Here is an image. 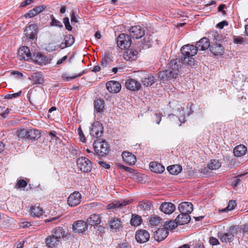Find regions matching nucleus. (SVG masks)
Returning a JSON list of instances; mask_svg holds the SVG:
<instances>
[{"label": "nucleus", "mask_w": 248, "mask_h": 248, "mask_svg": "<svg viewBox=\"0 0 248 248\" xmlns=\"http://www.w3.org/2000/svg\"><path fill=\"white\" fill-rule=\"evenodd\" d=\"M117 46L121 49H127L131 45V40L130 37L124 33L120 34L117 37Z\"/></svg>", "instance_id": "obj_5"}, {"label": "nucleus", "mask_w": 248, "mask_h": 248, "mask_svg": "<svg viewBox=\"0 0 248 248\" xmlns=\"http://www.w3.org/2000/svg\"><path fill=\"white\" fill-rule=\"evenodd\" d=\"M142 221L141 217L135 215L132 216V218L131 219L130 223L131 225L134 226H138L140 225Z\"/></svg>", "instance_id": "obj_42"}, {"label": "nucleus", "mask_w": 248, "mask_h": 248, "mask_svg": "<svg viewBox=\"0 0 248 248\" xmlns=\"http://www.w3.org/2000/svg\"><path fill=\"white\" fill-rule=\"evenodd\" d=\"M175 209V205L171 202H163L160 206V210L166 214H171Z\"/></svg>", "instance_id": "obj_18"}, {"label": "nucleus", "mask_w": 248, "mask_h": 248, "mask_svg": "<svg viewBox=\"0 0 248 248\" xmlns=\"http://www.w3.org/2000/svg\"><path fill=\"white\" fill-rule=\"evenodd\" d=\"M52 234L60 241L65 235V231L63 228L61 227H58L54 229L52 232Z\"/></svg>", "instance_id": "obj_33"}, {"label": "nucleus", "mask_w": 248, "mask_h": 248, "mask_svg": "<svg viewBox=\"0 0 248 248\" xmlns=\"http://www.w3.org/2000/svg\"><path fill=\"white\" fill-rule=\"evenodd\" d=\"M37 26L35 24L30 25L24 31L26 36L31 40L36 39Z\"/></svg>", "instance_id": "obj_16"}, {"label": "nucleus", "mask_w": 248, "mask_h": 248, "mask_svg": "<svg viewBox=\"0 0 248 248\" xmlns=\"http://www.w3.org/2000/svg\"><path fill=\"white\" fill-rule=\"evenodd\" d=\"M161 219L158 216H151L149 219V224L152 226H157L160 223Z\"/></svg>", "instance_id": "obj_41"}, {"label": "nucleus", "mask_w": 248, "mask_h": 248, "mask_svg": "<svg viewBox=\"0 0 248 248\" xmlns=\"http://www.w3.org/2000/svg\"><path fill=\"white\" fill-rule=\"evenodd\" d=\"M177 225H178V224L176 223V221L174 222L173 221H170L168 222V225H167L168 228H169L170 230L175 229Z\"/></svg>", "instance_id": "obj_57"}, {"label": "nucleus", "mask_w": 248, "mask_h": 248, "mask_svg": "<svg viewBox=\"0 0 248 248\" xmlns=\"http://www.w3.org/2000/svg\"><path fill=\"white\" fill-rule=\"evenodd\" d=\"M198 50L196 46L194 45L187 44L183 46L181 48V52L183 55L181 57L182 61L189 65H193L195 60L193 56L197 54Z\"/></svg>", "instance_id": "obj_1"}, {"label": "nucleus", "mask_w": 248, "mask_h": 248, "mask_svg": "<svg viewBox=\"0 0 248 248\" xmlns=\"http://www.w3.org/2000/svg\"><path fill=\"white\" fill-rule=\"evenodd\" d=\"M247 152V147L243 144H240L236 146L233 149V154L235 156L237 157H240L244 155Z\"/></svg>", "instance_id": "obj_31"}, {"label": "nucleus", "mask_w": 248, "mask_h": 248, "mask_svg": "<svg viewBox=\"0 0 248 248\" xmlns=\"http://www.w3.org/2000/svg\"><path fill=\"white\" fill-rule=\"evenodd\" d=\"M72 228L75 233H82L87 230L88 225L86 222L79 220L73 223Z\"/></svg>", "instance_id": "obj_12"}, {"label": "nucleus", "mask_w": 248, "mask_h": 248, "mask_svg": "<svg viewBox=\"0 0 248 248\" xmlns=\"http://www.w3.org/2000/svg\"><path fill=\"white\" fill-rule=\"evenodd\" d=\"M32 59L36 63L39 65H46L48 62L47 57L40 53H34Z\"/></svg>", "instance_id": "obj_25"}, {"label": "nucleus", "mask_w": 248, "mask_h": 248, "mask_svg": "<svg viewBox=\"0 0 248 248\" xmlns=\"http://www.w3.org/2000/svg\"><path fill=\"white\" fill-rule=\"evenodd\" d=\"M28 130L26 129H20L17 131V134L19 138L28 139Z\"/></svg>", "instance_id": "obj_44"}, {"label": "nucleus", "mask_w": 248, "mask_h": 248, "mask_svg": "<svg viewBox=\"0 0 248 248\" xmlns=\"http://www.w3.org/2000/svg\"><path fill=\"white\" fill-rule=\"evenodd\" d=\"M156 117V123L157 124H159L160 123V121L161 120V116L162 114L161 113H155V114Z\"/></svg>", "instance_id": "obj_64"}, {"label": "nucleus", "mask_w": 248, "mask_h": 248, "mask_svg": "<svg viewBox=\"0 0 248 248\" xmlns=\"http://www.w3.org/2000/svg\"><path fill=\"white\" fill-rule=\"evenodd\" d=\"M169 106L173 110H177V111H180V113H181V112L182 110L181 108V106H180V105L178 103L177 101L175 100H173L172 102H170Z\"/></svg>", "instance_id": "obj_46"}, {"label": "nucleus", "mask_w": 248, "mask_h": 248, "mask_svg": "<svg viewBox=\"0 0 248 248\" xmlns=\"http://www.w3.org/2000/svg\"><path fill=\"white\" fill-rule=\"evenodd\" d=\"M63 22L64 24L65 29L69 31H71L72 30V27L70 24L69 20L68 17H64L63 19Z\"/></svg>", "instance_id": "obj_50"}, {"label": "nucleus", "mask_w": 248, "mask_h": 248, "mask_svg": "<svg viewBox=\"0 0 248 248\" xmlns=\"http://www.w3.org/2000/svg\"><path fill=\"white\" fill-rule=\"evenodd\" d=\"M30 79L34 84H41L44 81L43 76L40 73H33Z\"/></svg>", "instance_id": "obj_34"}, {"label": "nucleus", "mask_w": 248, "mask_h": 248, "mask_svg": "<svg viewBox=\"0 0 248 248\" xmlns=\"http://www.w3.org/2000/svg\"><path fill=\"white\" fill-rule=\"evenodd\" d=\"M98 164L100 165L101 167L104 168L105 169H108L110 167L109 164H107L106 162L103 161H99Z\"/></svg>", "instance_id": "obj_59"}, {"label": "nucleus", "mask_w": 248, "mask_h": 248, "mask_svg": "<svg viewBox=\"0 0 248 248\" xmlns=\"http://www.w3.org/2000/svg\"><path fill=\"white\" fill-rule=\"evenodd\" d=\"M191 218L188 214L180 213L176 218V223L179 225L188 223L190 221Z\"/></svg>", "instance_id": "obj_23"}, {"label": "nucleus", "mask_w": 248, "mask_h": 248, "mask_svg": "<svg viewBox=\"0 0 248 248\" xmlns=\"http://www.w3.org/2000/svg\"><path fill=\"white\" fill-rule=\"evenodd\" d=\"M108 222L110 229L114 232L119 231L120 229L122 227L121 220L116 217H111Z\"/></svg>", "instance_id": "obj_19"}, {"label": "nucleus", "mask_w": 248, "mask_h": 248, "mask_svg": "<svg viewBox=\"0 0 248 248\" xmlns=\"http://www.w3.org/2000/svg\"><path fill=\"white\" fill-rule=\"evenodd\" d=\"M104 132V128L102 124L99 122H95L92 124L90 127V135L96 138L101 137Z\"/></svg>", "instance_id": "obj_6"}, {"label": "nucleus", "mask_w": 248, "mask_h": 248, "mask_svg": "<svg viewBox=\"0 0 248 248\" xmlns=\"http://www.w3.org/2000/svg\"><path fill=\"white\" fill-rule=\"evenodd\" d=\"M144 34L145 31L143 28L140 26H132L130 29V38L139 39L141 38Z\"/></svg>", "instance_id": "obj_9"}, {"label": "nucleus", "mask_w": 248, "mask_h": 248, "mask_svg": "<svg viewBox=\"0 0 248 248\" xmlns=\"http://www.w3.org/2000/svg\"><path fill=\"white\" fill-rule=\"evenodd\" d=\"M27 182L23 180V179H19L17 180L16 186L15 187H18V188H23L27 186Z\"/></svg>", "instance_id": "obj_48"}, {"label": "nucleus", "mask_w": 248, "mask_h": 248, "mask_svg": "<svg viewBox=\"0 0 248 248\" xmlns=\"http://www.w3.org/2000/svg\"><path fill=\"white\" fill-rule=\"evenodd\" d=\"M123 160L129 165H134L136 162V156L128 152H123L122 153Z\"/></svg>", "instance_id": "obj_21"}, {"label": "nucleus", "mask_w": 248, "mask_h": 248, "mask_svg": "<svg viewBox=\"0 0 248 248\" xmlns=\"http://www.w3.org/2000/svg\"><path fill=\"white\" fill-rule=\"evenodd\" d=\"M81 201V195L78 191L71 193L67 198V202L71 207H74L79 204Z\"/></svg>", "instance_id": "obj_8"}, {"label": "nucleus", "mask_w": 248, "mask_h": 248, "mask_svg": "<svg viewBox=\"0 0 248 248\" xmlns=\"http://www.w3.org/2000/svg\"><path fill=\"white\" fill-rule=\"evenodd\" d=\"M182 62L180 59H175L170 60L169 63V69L171 70V72L173 73L176 77L179 73V69L181 67Z\"/></svg>", "instance_id": "obj_13"}, {"label": "nucleus", "mask_w": 248, "mask_h": 248, "mask_svg": "<svg viewBox=\"0 0 248 248\" xmlns=\"http://www.w3.org/2000/svg\"><path fill=\"white\" fill-rule=\"evenodd\" d=\"M139 206L142 210L149 211L152 208L153 205L150 201H143L139 203Z\"/></svg>", "instance_id": "obj_38"}, {"label": "nucleus", "mask_w": 248, "mask_h": 248, "mask_svg": "<svg viewBox=\"0 0 248 248\" xmlns=\"http://www.w3.org/2000/svg\"><path fill=\"white\" fill-rule=\"evenodd\" d=\"M46 5H41L37 6V7L34 8L33 9H34V10L35 11L36 13L37 14H39V13H40L41 12L43 11L46 8Z\"/></svg>", "instance_id": "obj_56"}, {"label": "nucleus", "mask_w": 248, "mask_h": 248, "mask_svg": "<svg viewBox=\"0 0 248 248\" xmlns=\"http://www.w3.org/2000/svg\"><path fill=\"white\" fill-rule=\"evenodd\" d=\"M121 84L117 81L110 80L106 83V88L111 93H117L121 90Z\"/></svg>", "instance_id": "obj_11"}, {"label": "nucleus", "mask_w": 248, "mask_h": 248, "mask_svg": "<svg viewBox=\"0 0 248 248\" xmlns=\"http://www.w3.org/2000/svg\"><path fill=\"white\" fill-rule=\"evenodd\" d=\"M37 15V14L36 13L34 9H32L31 10H30L28 13H26L25 15V17L26 18H31Z\"/></svg>", "instance_id": "obj_55"}, {"label": "nucleus", "mask_w": 248, "mask_h": 248, "mask_svg": "<svg viewBox=\"0 0 248 248\" xmlns=\"http://www.w3.org/2000/svg\"><path fill=\"white\" fill-rule=\"evenodd\" d=\"M77 165L82 172L85 173L90 172L92 168L91 161L85 157L78 158L77 160Z\"/></svg>", "instance_id": "obj_4"}, {"label": "nucleus", "mask_w": 248, "mask_h": 248, "mask_svg": "<svg viewBox=\"0 0 248 248\" xmlns=\"http://www.w3.org/2000/svg\"><path fill=\"white\" fill-rule=\"evenodd\" d=\"M126 88L132 91H137L140 89L141 85L140 82L137 80L129 78L125 81Z\"/></svg>", "instance_id": "obj_15"}, {"label": "nucleus", "mask_w": 248, "mask_h": 248, "mask_svg": "<svg viewBox=\"0 0 248 248\" xmlns=\"http://www.w3.org/2000/svg\"><path fill=\"white\" fill-rule=\"evenodd\" d=\"M101 222V217L99 215L93 214L87 218L86 223L87 225L95 226L98 225Z\"/></svg>", "instance_id": "obj_30"}, {"label": "nucleus", "mask_w": 248, "mask_h": 248, "mask_svg": "<svg viewBox=\"0 0 248 248\" xmlns=\"http://www.w3.org/2000/svg\"><path fill=\"white\" fill-rule=\"evenodd\" d=\"M226 7V5L224 4H220L218 7V10L219 12L222 13L223 14H225V11L224 10V8Z\"/></svg>", "instance_id": "obj_63"}, {"label": "nucleus", "mask_w": 248, "mask_h": 248, "mask_svg": "<svg viewBox=\"0 0 248 248\" xmlns=\"http://www.w3.org/2000/svg\"><path fill=\"white\" fill-rule=\"evenodd\" d=\"M71 20L72 22L77 23L78 20L74 12L71 14Z\"/></svg>", "instance_id": "obj_62"}, {"label": "nucleus", "mask_w": 248, "mask_h": 248, "mask_svg": "<svg viewBox=\"0 0 248 248\" xmlns=\"http://www.w3.org/2000/svg\"><path fill=\"white\" fill-rule=\"evenodd\" d=\"M41 137V134L39 130L35 129L28 130V139L30 140H37Z\"/></svg>", "instance_id": "obj_36"}, {"label": "nucleus", "mask_w": 248, "mask_h": 248, "mask_svg": "<svg viewBox=\"0 0 248 248\" xmlns=\"http://www.w3.org/2000/svg\"><path fill=\"white\" fill-rule=\"evenodd\" d=\"M135 238L138 242L144 243L149 240L150 234L145 230H140L136 232Z\"/></svg>", "instance_id": "obj_14"}, {"label": "nucleus", "mask_w": 248, "mask_h": 248, "mask_svg": "<svg viewBox=\"0 0 248 248\" xmlns=\"http://www.w3.org/2000/svg\"><path fill=\"white\" fill-rule=\"evenodd\" d=\"M236 206V202L234 201L231 200L229 202L228 206H227L226 209L227 211H231L235 208Z\"/></svg>", "instance_id": "obj_52"}, {"label": "nucleus", "mask_w": 248, "mask_h": 248, "mask_svg": "<svg viewBox=\"0 0 248 248\" xmlns=\"http://www.w3.org/2000/svg\"><path fill=\"white\" fill-rule=\"evenodd\" d=\"M70 151L73 155H78L80 153L78 149L74 147H72L70 149Z\"/></svg>", "instance_id": "obj_60"}, {"label": "nucleus", "mask_w": 248, "mask_h": 248, "mask_svg": "<svg viewBox=\"0 0 248 248\" xmlns=\"http://www.w3.org/2000/svg\"><path fill=\"white\" fill-rule=\"evenodd\" d=\"M178 209L180 213L189 215L193 211V205L190 202H183L179 205Z\"/></svg>", "instance_id": "obj_22"}, {"label": "nucleus", "mask_w": 248, "mask_h": 248, "mask_svg": "<svg viewBox=\"0 0 248 248\" xmlns=\"http://www.w3.org/2000/svg\"><path fill=\"white\" fill-rule=\"evenodd\" d=\"M209 242H210V244L213 246L217 245L219 244L218 239H217V238H216L214 237H211L210 238Z\"/></svg>", "instance_id": "obj_58"}, {"label": "nucleus", "mask_w": 248, "mask_h": 248, "mask_svg": "<svg viewBox=\"0 0 248 248\" xmlns=\"http://www.w3.org/2000/svg\"><path fill=\"white\" fill-rule=\"evenodd\" d=\"M241 176H238L235 178H233L232 180V185L234 187H237L240 183L241 181Z\"/></svg>", "instance_id": "obj_49"}, {"label": "nucleus", "mask_w": 248, "mask_h": 248, "mask_svg": "<svg viewBox=\"0 0 248 248\" xmlns=\"http://www.w3.org/2000/svg\"><path fill=\"white\" fill-rule=\"evenodd\" d=\"M239 228L238 226H231L226 232H220L218 236L223 243L231 242L233 240L234 237L236 235Z\"/></svg>", "instance_id": "obj_2"}, {"label": "nucleus", "mask_w": 248, "mask_h": 248, "mask_svg": "<svg viewBox=\"0 0 248 248\" xmlns=\"http://www.w3.org/2000/svg\"><path fill=\"white\" fill-rule=\"evenodd\" d=\"M196 47L198 50L203 51L205 50L210 47V42L206 37L202 38L200 41L197 42Z\"/></svg>", "instance_id": "obj_26"}, {"label": "nucleus", "mask_w": 248, "mask_h": 248, "mask_svg": "<svg viewBox=\"0 0 248 248\" xmlns=\"http://www.w3.org/2000/svg\"><path fill=\"white\" fill-rule=\"evenodd\" d=\"M51 25L52 26L58 27L59 28L63 27L62 23L60 21L57 20L54 17L52 19Z\"/></svg>", "instance_id": "obj_53"}, {"label": "nucleus", "mask_w": 248, "mask_h": 248, "mask_svg": "<svg viewBox=\"0 0 248 248\" xmlns=\"http://www.w3.org/2000/svg\"><path fill=\"white\" fill-rule=\"evenodd\" d=\"M159 78L162 80H170L172 78H176L177 77L173 75V73L171 72V70L167 69L160 71L158 73Z\"/></svg>", "instance_id": "obj_24"}, {"label": "nucleus", "mask_w": 248, "mask_h": 248, "mask_svg": "<svg viewBox=\"0 0 248 248\" xmlns=\"http://www.w3.org/2000/svg\"><path fill=\"white\" fill-rule=\"evenodd\" d=\"M168 234V231L165 228H162L155 231L154 237L155 240L159 242L166 238Z\"/></svg>", "instance_id": "obj_20"}, {"label": "nucleus", "mask_w": 248, "mask_h": 248, "mask_svg": "<svg viewBox=\"0 0 248 248\" xmlns=\"http://www.w3.org/2000/svg\"><path fill=\"white\" fill-rule=\"evenodd\" d=\"M31 215L35 217H40L43 213V210L38 206H34L31 208Z\"/></svg>", "instance_id": "obj_43"}, {"label": "nucleus", "mask_w": 248, "mask_h": 248, "mask_svg": "<svg viewBox=\"0 0 248 248\" xmlns=\"http://www.w3.org/2000/svg\"><path fill=\"white\" fill-rule=\"evenodd\" d=\"M21 91H19L17 93L13 94H7L5 95L4 98L6 99H11L14 98H16L21 95Z\"/></svg>", "instance_id": "obj_51"}, {"label": "nucleus", "mask_w": 248, "mask_h": 248, "mask_svg": "<svg viewBox=\"0 0 248 248\" xmlns=\"http://www.w3.org/2000/svg\"><path fill=\"white\" fill-rule=\"evenodd\" d=\"M139 76L141 78V81L143 85L146 87L152 85L156 81V78L152 74L144 72L139 73Z\"/></svg>", "instance_id": "obj_7"}, {"label": "nucleus", "mask_w": 248, "mask_h": 248, "mask_svg": "<svg viewBox=\"0 0 248 248\" xmlns=\"http://www.w3.org/2000/svg\"><path fill=\"white\" fill-rule=\"evenodd\" d=\"M210 51L215 55H221L224 52V48L220 44H215L210 47Z\"/></svg>", "instance_id": "obj_32"}, {"label": "nucleus", "mask_w": 248, "mask_h": 248, "mask_svg": "<svg viewBox=\"0 0 248 248\" xmlns=\"http://www.w3.org/2000/svg\"><path fill=\"white\" fill-rule=\"evenodd\" d=\"M246 39L240 36H234L233 42L236 44L242 45L245 43Z\"/></svg>", "instance_id": "obj_47"}, {"label": "nucleus", "mask_w": 248, "mask_h": 248, "mask_svg": "<svg viewBox=\"0 0 248 248\" xmlns=\"http://www.w3.org/2000/svg\"><path fill=\"white\" fill-rule=\"evenodd\" d=\"M138 54L137 50L134 49H129L127 50L124 55V59L127 61H132L134 59Z\"/></svg>", "instance_id": "obj_37"}, {"label": "nucleus", "mask_w": 248, "mask_h": 248, "mask_svg": "<svg viewBox=\"0 0 248 248\" xmlns=\"http://www.w3.org/2000/svg\"><path fill=\"white\" fill-rule=\"evenodd\" d=\"M130 201L129 200H122L120 201H114L109 203L107 205V208L109 210H116L117 208H122L124 206L129 204Z\"/></svg>", "instance_id": "obj_17"}, {"label": "nucleus", "mask_w": 248, "mask_h": 248, "mask_svg": "<svg viewBox=\"0 0 248 248\" xmlns=\"http://www.w3.org/2000/svg\"><path fill=\"white\" fill-rule=\"evenodd\" d=\"M167 170L170 174L177 175L181 172L182 167L180 165L176 164L168 166Z\"/></svg>", "instance_id": "obj_35"}, {"label": "nucleus", "mask_w": 248, "mask_h": 248, "mask_svg": "<svg viewBox=\"0 0 248 248\" xmlns=\"http://www.w3.org/2000/svg\"><path fill=\"white\" fill-rule=\"evenodd\" d=\"M46 245L49 248H53L58 246L59 245L60 241L55 236L51 234L48 236L46 238Z\"/></svg>", "instance_id": "obj_29"}, {"label": "nucleus", "mask_w": 248, "mask_h": 248, "mask_svg": "<svg viewBox=\"0 0 248 248\" xmlns=\"http://www.w3.org/2000/svg\"><path fill=\"white\" fill-rule=\"evenodd\" d=\"M151 171L156 173H162L165 170V167L157 162H152L149 165Z\"/></svg>", "instance_id": "obj_27"}, {"label": "nucleus", "mask_w": 248, "mask_h": 248, "mask_svg": "<svg viewBox=\"0 0 248 248\" xmlns=\"http://www.w3.org/2000/svg\"><path fill=\"white\" fill-rule=\"evenodd\" d=\"M78 132L80 140L83 143L86 142V138L80 127L78 129Z\"/></svg>", "instance_id": "obj_54"}, {"label": "nucleus", "mask_w": 248, "mask_h": 248, "mask_svg": "<svg viewBox=\"0 0 248 248\" xmlns=\"http://www.w3.org/2000/svg\"><path fill=\"white\" fill-rule=\"evenodd\" d=\"M83 72H82V73L77 74L75 76H73L72 77H68L67 74L64 73L62 75V78L64 81H69L72 79H73L78 77H80L81 75H83Z\"/></svg>", "instance_id": "obj_45"}, {"label": "nucleus", "mask_w": 248, "mask_h": 248, "mask_svg": "<svg viewBox=\"0 0 248 248\" xmlns=\"http://www.w3.org/2000/svg\"><path fill=\"white\" fill-rule=\"evenodd\" d=\"M94 108L97 112H102L103 111L104 104L102 100H97L94 101Z\"/></svg>", "instance_id": "obj_40"}, {"label": "nucleus", "mask_w": 248, "mask_h": 248, "mask_svg": "<svg viewBox=\"0 0 248 248\" xmlns=\"http://www.w3.org/2000/svg\"><path fill=\"white\" fill-rule=\"evenodd\" d=\"M74 42L75 39L72 35H66L64 38L63 42L60 44V47L61 49H64L71 46Z\"/></svg>", "instance_id": "obj_28"}, {"label": "nucleus", "mask_w": 248, "mask_h": 248, "mask_svg": "<svg viewBox=\"0 0 248 248\" xmlns=\"http://www.w3.org/2000/svg\"><path fill=\"white\" fill-rule=\"evenodd\" d=\"M221 164L217 159L211 160L208 165V168L210 170H215L218 169L221 167Z\"/></svg>", "instance_id": "obj_39"}, {"label": "nucleus", "mask_w": 248, "mask_h": 248, "mask_svg": "<svg viewBox=\"0 0 248 248\" xmlns=\"http://www.w3.org/2000/svg\"><path fill=\"white\" fill-rule=\"evenodd\" d=\"M94 150L99 156H103L108 153L109 147L107 142L104 141H97L93 143Z\"/></svg>", "instance_id": "obj_3"}, {"label": "nucleus", "mask_w": 248, "mask_h": 248, "mask_svg": "<svg viewBox=\"0 0 248 248\" xmlns=\"http://www.w3.org/2000/svg\"><path fill=\"white\" fill-rule=\"evenodd\" d=\"M226 25H228V22L226 21H223L218 23L217 26L219 29H222Z\"/></svg>", "instance_id": "obj_61"}, {"label": "nucleus", "mask_w": 248, "mask_h": 248, "mask_svg": "<svg viewBox=\"0 0 248 248\" xmlns=\"http://www.w3.org/2000/svg\"><path fill=\"white\" fill-rule=\"evenodd\" d=\"M17 58L19 60L28 61L31 58L30 49L26 46L19 48L18 51Z\"/></svg>", "instance_id": "obj_10"}]
</instances>
